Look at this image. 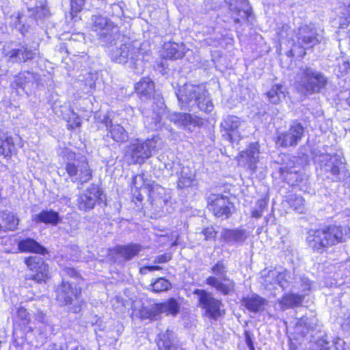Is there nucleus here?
<instances>
[{"mask_svg": "<svg viewBox=\"0 0 350 350\" xmlns=\"http://www.w3.org/2000/svg\"><path fill=\"white\" fill-rule=\"evenodd\" d=\"M168 118L178 128L190 132L192 131V127H200L204 124L202 118L188 113H172L168 116Z\"/></svg>", "mask_w": 350, "mask_h": 350, "instance_id": "obj_15", "label": "nucleus"}, {"mask_svg": "<svg viewBox=\"0 0 350 350\" xmlns=\"http://www.w3.org/2000/svg\"><path fill=\"white\" fill-rule=\"evenodd\" d=\"M150 197L152 202H154L157 206H162L163 204H165L170 198L167 193V190L157 184L151 186Z\"/></svg>", "mask_w": 350, "mask_h": 350, "instance_id": "obj_34", "label": "nucleus"}, {"mask_svg": "<svg viewBox=\"0 0 350 350\" xmlns=\"http://www.w3.org/2000/svg\"><path fill=\"white\" fill-rule=\"evenodd\" d=\"M151 290L161 293L169 290L172 287L170 282L164 278H159L150 284Z\"/></svg>", "mask_w": 350, "mask_h": 350, "instance_id": "obj_45", "label": "nucleus"}, {"mask_svg": "<svg viewBox=\"0 0 350 350\" xmlns=\"http://www.w3.org/2000/svg\"><path fill=\"white\" fill-rule=\"evenodd\" d=\"M256 205L257 208L252 211V216L255 218H260L267 206V202L265 200L261 199L258 200Z\"/></svg>", "mask_w": 350, "mask_h": 350, "instance_id": "obj_50", "label": "nucleus"}, {"mask_svg": "<svg viewBox=\"0 0 350 350\" xmlns=\"http://www.w3.org/2000/svg\"><path fill=\"white\" fill-rule=\"evenodd\" d=\"M287 94L286 88L284 85L275 84L266 94L270 103L278 105L285 99Z\"/></svg>", "mask_w": 350, "mask_h": 350, "instance_id": "obj_33", "label": "nucleus"}, {"mask_svg": "<svg viewBox=\"0 0 350 350\" xmlns=\"http://www.w3.org/2000/svg\"><path fill=\"white\" fill-rule=\"evenodd\" d=\"M162 148V140L158 135L145 140L135 139L126 147L125 156L133 164L144 163Z\"/></svg>", "mask_w": 350, "mask_h": 350, "instance_id": "obj_4", "label": "nucleus"}, {"mask_svg": "<svg viewBox=\"0 0 350 350\" xmlns=\"http://www.w3.org/2000/svg\"><path fill=\"white\" fill-rule=\"evenodd\" d=\"M258 145L256 143L250 144L248 148L243 154V157L248 160L250 163L249 167L252 171H254L256 169V163L258 161Z\"/></svg>", "mask_w": 350, "mask_h": 350, "instance_id": "obj_42", "label": "nucleus"}, {"mask_svg": "<svg viewBox=\"0 0 350 350\" xmlns=\"http://www.w3.org/2000/svg\"><path fill=\"white\" fill-rule=\"evenodd\" d=\"M135 89L142 100H147L154 92V84L150 78L144 77L135 84Z\"/></svg>", "mask_w": 350, "mask_h": 350, "instance_id": "obj_22", "label": "nucleus"}, {"mask_svg": "<svg viewBox=\"0 0 350 350\" xmlns=\"http://www.w3.org/2000/svg\"><path fill=\"white\" fill-rule=\"evenodd\" d=\"M161 105H163V104L161 103ZM164 112V107L161 106L157 110L153 109L151 117H145L144 123L147 124V126L149 129L157 130L160 129L163 126L162 118Z\"/></svg>", "mask_w": 350, "mask_h": 350, "instance_id": "obj_35", "label": "nucleus"}, {"mask_svg": "<svg viewBox=\"0 0 350 350\" xmlns=\"http://www.w3.org/2000/svg\"><path fill=\"white\" fill-rule=\"evenodd\" d=\"M245 339L246 345H247L250 350H255L252 337L250 336V332L247 331L245 332Z\"/></svg>", "mask_w": 350, "mask_h": 350, "instance_id": "obj_57", "label": "nucleus"}, {"mask_svg": "<svg viewBox=\"0 0 350 350\" xmlns=\"http://www.w3.org/2000/svg\"><path fill=\"white\" fill-rule=\"evenodd\" d=\"M102 190L97 185L92 184L80 194L77 198L78 208L83 211L93 209L99 199L101 200Z\"/></svg>", "mask_w": 350, "mask_h": 350, "instance_id": "obj_13", "label": "nucleus"}, {"mask_svg": "<svg viewBox=\"0 0 350 350\" xmlns=\"http://www.w3.org/2000/svg\"><path fill=\"white\" fill-rule=\"evenodd\" d=\"M157 304L152 306L150 308L146 309L145 311L142 314V317L144 319H149L150 320H157L158 317L162 314L161 312L156 310Z\"/></svg>", "mask_w": 350, "mask_h": 350, "instance_id": "obj_48", "label": "nucleus"}, {"mask_svg": "<svg viewBox=\"0 0 350 350\" xmlns=\"http://www.w3.org/2000/svg\"><path fill=\"white\" fill-rule=\"evenodd\" d=\"M46 341V336L44 334L40 333L38 336V339L37 341V344H36V347H38L39 345H43Z\"/></svg>", "mask_w": 350, "mask_h": 350, "instance_id": "obj_64", "label": "nucleus"}, {"mask_svg": "<svg viewBox=\"0 0 350 350\" xmlns=\"http://www.w3.org/2000/svg\"><path fill=\"white\" fill-rule=\"evenodd\" d=\"M289 31H290V27L288 25H282V29L278 32L279 41L281 43L285 42L286 40H288Z\"/></svg>", "mask_w": 350, "mask_h": 350, "instance_id": "obj_55", "label": "nucleus"}, {"mask_svg": "<svg viewBox=\"0 0 350 350\" xmlns=\"http://www.w3.org/2000/svg\"><path fill=\"white\" fill-rule=\"evenodd\" d=\"M161 269V267L160 266H157V265L145 266V267H142L140 269V273L142 274H146L147 273V271H156V270H159Z\"/></svg>", "mask_w": 350, "mask_h": 350, "instance_id": "obj_60", "label": "nucleus"}, {"mask_svg": "<svg viewBox=\"0 0 350 350\" xmlns=\"http://www.w3.org/2000/svg\"><path fill=\"white\" fill-rule=\"evenodd\" d=\"M317 327L316 319L303 317L296 323L295 332L301 336H306L310 331H313Z\"/></svg>", "mask_w": 350, "mask_h": 350, "instance_id": "obj_36", "label": "nucleus"}, {"mask_svg": "<svg viewBox=\"0 0 350 350\" xmlns=\"http://www.w3.org/2000/svg\"><path fill=\"white\" fill-rule=\"evenodd\" d=\"M294 36L291 38L293 47L287 52L289 57H304L306 55V49L318 44L322 38L315 28L306 25L300 26L294 31Z\"/></svg>", "mask_w": 350, "mask_h": 350, "instance_id": "obj_6", "label": "nucleus"}, {"mask_svg": "<svg viewBox=\"0 0 350 350\" xmlns=\"http://www.w3.org/2000/svg\"><path fill=\"white\" fill-rule=\"evenodd\" d=\"M241 124V120L234 116H228L221 123V126L226 131L229 139L233 142H238L240 135L237 131Z\"/></svg>", "mask_w": 350, "mask_h": 350, "instance_id": "obj_20", "label": "nucleus"}, {"mask_svg": "<svg viewBox=\"0 0 350 350\" xmlns=\"http://www.w3.org/2000/svg\"><path fill=\"white\" fill-rule=\"evenodd\" d=\"M200 235L202 234L204 236V240H213L216 237L217 231L215 230L214 227L209 226L204 228L201 232L199 233Z\"/></svg>", "mask_w": 350, "mask_h": 350, "instance_id": "obj_54", "label": "nucleus"}, {"mask_svg": "<svg viewBox=\"0 0 350 350\" xmlns=\"http://www.w3.org/2000/svg\"><path fill=\"white\" fill-rule=\"evenodd\" d=\"M109 24H113L107 18L100 14H94L91 17V28L92 31L96 32V34L108 26Z\"/></svg>", "mask_w": 350, "mask_h": 350, "instance_id": "obj_44", "label": "nucleus"}, {"mask_svg": "<svg viewBox=\"0 0 350 350\" xmlns=\"http://www.w3.org/2000/svg\"><path fill=\"white\" fill-rule=\"evenodd\" d=\"M176 96L183 110L196 111L198 109L209 113L214 109L208 91L202 85L186 83L178 89Z\"/></svg>", "mask_w": 350, "mask_h": 350, "instance_id": "obj_1", "label": "nucleus"}, {"mask_svg": "<svg viewBox=\"0 0 350 350\" xmlns=\"http://www.w3.org/2000/svg\"><path fill=\"white\" fill-rule=\"evenodd\" d=\"M15 145L12 137L6 134H0V155L4 157H11Z\"/></svg>", "mask_w": 350, "mask_h": 350, "instance_id": "obj_40", "label": "nucleus"}, {"mask_svg": "<svg viewBox=\"0 0 350 350\" xmlns=\"http://www.w3.org/2000/svg\"><path fill=\"white\" fill-rule=\"evenodd\" d=\"M224 241L231 245L243 243L247 239L246 232L243 229H224L221 234Z\"/></svg>", "mask_w": 350, "mask_h": 350, "instance_id": "obj_24", "label": "nucleus"}, {"mask_svg": "<svg viewBox=\"0 0 350 350\" xmlns=\"http://www.w3.org/2000/svg\"><path fill=\"white\" fill-rule=\"evenodd\" d=\"M265 284L268 287L269 284H278L283 290L288 286V281L286 279V273H278L275 271H269L268 275L265 279Z\"/></svg>", "mask_w": 350, "mask_h": 350, "instance_id": "obj_37", "label": "nucleus"}, {"mask_svg": "<svg viewBox=\"0 0 350 350\" xmlns=\"http://www.w3.org/2000/svg\"><path fill=\"white\" fill-rule=\"evenodd\" d=\"M339 68L341 72H347L350 69V63L347 61L342 60V64L339 63Z\"/></svg>", "mask_w": 350, "mask_h": 350, "instance_id": "obj_62", "label": "nucleus"}, {"mask_svg": "<svg viewBox=\"0 0 350 350\" xmlns=\"http://www.w3.org/2000/svg\"><path fill=\"white\" fill-rule=\"evenodd\" d=\"M35 317L36 319L38 320V321L41 323H45L46 314L43 312L38 310L36 313Z\"/></svg>", "mask_w": 350, "mask_h": 350, "instance_id": "obj_63", "label": "nucleus"}, {"mask_svg": "<svg viewBox=\"0 0 350 350\" xmlns=\"http://www.w3.org/2000/svg\"><path fill=\"white\" fill-rule=\"evenodd\" d=\"M170 256L167 254L157 256L154 260V263H164L170 260Z\"/></svg>", "mask_w": 350, "mask_h": 350, "instance_id": "obj_59", "label": "nucleus"}, {"mask_svg": "<svg viewBox=\"0 0 350 350\" xmlns=\"http://www.w3.org/2000/svg\"><path fill=\"white\" fill-rule=\"evenodd\" d=\"M342 18H344V21L340 23V27H344L350 23V4L348 5H344L341 8Z\"/></svg>", "mask_w": 350, "mask_h": 350, "instance_id": "obj_52", "label": "nucleus"}, {"mask_svg": "<svg viewBox=\"0 0 350 350\" xmlns=\"http://www.w3.org/2000/svg\"><path fill=\"white\" fill-rule=\"evenodd\" d=\"M99 40L105 44H110L111 46L114 42L116 44V40L120 37L119 29L117 25L114 24H109L97 34Z\"/></svg>", "mask_w": 350, "mask_h": 350, "instance_id": "obj_26", "label": "nucleus"}, {"mask_svg": "<svg viewBox=\"0 0 350 350\" xmlns=\"http://www.w3.org/2000/svg\"><path fill=\"white\" fill-rule=\"evenodd\" d=\"M105 11L107 14L117 17L121 16L123 13L122 8L118 3H111L106 5Z\"/></svg>", "mask_w": 350, "mask_h": 350, "instance_id": "obj_47", "label": "nucleus"}, {"mask_svg": "<svg viewBox=\"0 0 350 350\" xmlns=\"http://www.w3.org/2000/svg\"><path fill=\"white\" fill-rule=\"evenodd\" d=\"M85 0H70L71 14L73 15L80 12L85 5Z\"/></svg>", "mask_w": 350, "mask_h": 350, "instance_id": "obj_51", "label": "nucleus"}, {"mask_svg": "<svg viewBox=\"0 0 350 350\" xmlns=\"http://www.w3.org/2000/svg\"><path fill=\"white\" fill-rule=\"evenodd\" d=\"M50 14L49 8L45 5L29 9L25 14H18L11 16L10 25L18 29L21 34L25 35L30 29L48 17Z\"/></svg>", "mask_w": 350, "mask_h": 350, "instance_id": "obj_7", "label": "nucleus"}, {"mask_svg": "<svg viewBox=\"0 0 350 350\" xmlns=\"http://www.w3.org/2000/svg\"><path fill=\"white\" fill-rule=\"evenodd\" d=\"M156 308L166 315L176 316L179 312L180 304L175 298H170L164 302L157 304Z\"/></svg>", "mask_w": 350, "mask_h": 350, "instance_id": "obj_39", "label": "nucleus"}, {"mask_svg": "<svg viewBox=\"0 0 350 350\" xmlns=\"http://www.w3.org/2000/svg\"><path fill=\"white\" fill-rule=\"evenodd\" d=\"M185 55V46L183 43L165 42L163 46L162 56L165 59H177Z\"/></svg>", "mask_w": 350, "mask_h": 350, "instance_id": "obj_23", "label": "nucleus"}, {"mask_svg": "<svg viewBox=\"0 0 350 350\" xmlns=\"http://www.w3.org/2000/svg\"><path fill=\"white\" fill-rule=\"evenodd\" d=\"M18 221V218H17L13 213L8 211H1L0 232L16 230Z\"/></svg>", "mask_w": 350, "mask_h": 350, "instance_id": "obj_28", "label": "nucleus"}, {"mask_svg": "<svg viewBox=\"0 0 350 350\" xmlns=\"http://www.w3.org/2000/svg\"><path fill=\"white\" fill-rule=\"evenodd\" d=\"M129 49L128 43H121L119 46H111L109 56L112 62L124 64L127 62V55Z\"/></svg>", "mask_w": 350, "mask_h": 350, "instance_id": "obj_27", "label": "nucleus"}, {"mask_svg": "<svg viewBox=\"0 0 350 350\" xmlns=\"http://www.w3.org/2000/svg\"><path fill=\"white\" fill-rule=\"evenodd\" d=\"M193 294L198 296V306L205 310L208 318L217 319L224 314L221 301L215 298L211 292L197 288L193 291Z\"/></svg>", "mask_w": 350, "mask_h": 350, "instance_id": "obj_11", "label": "nucleus"}, {"mask_svg": "<svg viewBox=\"0 0 350 350\" xmlns=\"http://www.w3.org/2000/svg\"><path fill=\"white\" fill-rule=\"evenodd\" d=\"M328 345L327 335L324 333H320L319 338L314 341L310 347V350H350L346 345L345 342L338 338L334 341V346L332 348Z\"/></svg>", "mask_w": 350, "mask_h": 350, "instance_id": "obj_19", "label": "nucleus"}, {"mask_svg": "<svg viewBox=\"0 0 350 350\" xmlns=\"http://www.w3.org/2000/svg\"><path fill=\"white\" fill-rule=\"evenodd\" d=\"M33 220L36 223H44L52 226H57L61 221L57 212L53 210H43L33 216Z\"/></svg>", "mask_w": 350, "mask_h": 350, "instance_id": "obj_30", "label": "nucleus"}, {"mask_svg": "<svg viewBox=\"0 0 350 350\" xmlns=\"http://www.w3.org/2000/svg\"><path fill=\"white\" fill-rule=\"evenodd\" d=\"M106 127L109 131L107 137L110 136L114 142L123 143L127 141L129 138L128 133L121 125L113 124L110 120L106 122Z\"/></svg>", "mask_w": 350, "mask_h": 350, "instance_id": "obj_25", "label": "nucleus"}, {"mask_svg": "<svg viewBox=\"0 0 350 350\" xmlns=\"http://www.w3.org/2000/svg\"><path fill=\"white\" fill-rule=\"evenodd\" d=\"M303 297L297 294H286L279 299L278 303L282 310L297 306L301 304Z\"/></svg>", "mask_w": 350, "mask_h": 350, "instance_id": "obj_41", "label": "nucleus"}, {"mask_svg": "<svg viewBox=\"0 0 350 350\" xmlns=\"http://www.w3.org/2000/svg\"><path fill=\"white\" fill-rule=\"evenodd\" d=\"M280 174L284 180L292 186L297 185L303 180L304 174L299 170H296L295 167H281Z\"/></svg>", "mask_w": 350, "mask_h": 350, "instance_id": "obj_32", "label": "nucleus"}, {"mask_svg": "<svg viewBox=\"0 0 350 350\" xmlns=\"http://www.w3.org/2000/svg\"><path fill=\"white\" fill-rule=\"evenodd\" d=\"M66 350H84L76 341L69 342L66 344Z\"/></svg>", "mask_w": 350, "mask_h": 350, "instance_id": "obj_56", "label": "nucleus"}, {"mask_svg": "<svg viewBox=\"0 0 350 350\" xmlns=\"http://www.w3.org/2000/svg\"><path fill=\"white\" fill-rule=\"evenodd\" d=\"M343 238L344 233L340 226H329L323 229L310 231L307 241L312 250L322 253L329 247L342 242Z\"/></svg>", "mask_w": 350, "mask_h": 350, "instance_id": "obj_5", "label": "nucleus"}, {"mask_svg": "<svg viewBox=\"0 0 350 350\" xmlns=\"http://www.w3.org/2000/svg\"><path fill=\"white\" fill-rule=\"evenodd\" d=\"M18 247L22 252H32L44 254L46 252V250L42 245L31 238L21 240L18 243Z\"/></svg>", "mask_w": 350, "mask_h": 350, "instance_id": "obj_31", "label": "nucleus"}, {"mask_svg": "<svg viewBox=\"0 0 350 350\" xmlns=\"http://www.w3.org/2000/svg\"><path fill=\"white\" fill-rule=\"evenodd\" d=\"M229 9L236 23H239L241 18L248 19L251 14L247 0H230Z\"/></svg>", "mask_w": 350, "mask_h": 350, "instance_id": "obj_18", "label": "nucleus"}, {"mask_svg": "<svg viewBox=\"0 0 350 350\" xmlns=\"http://www.w3.org/2000/svg\"><path fill=\"white\" fill-rule=\"evenodd\" d=\"M329 163L332 165L328 170L334 176H338L340 174L339 164H342L340 159H338L336 155L330 158Z\"/></svg>", "mask_w": 350, "mask_h": 350, "instance_id": "obj_49", "label": "nucleus"}, {"mask_svg": "<svg viewBox=\"0 0 350 350\" xmlns=\"http://www.w3.org/2000/svg\"><path fill=\"white\" fill-rule=\"evenodd\" d=\"M231 203L223 195L211 193L207 198V208L217 217L229 218L232 215Z\"/></svg>", "mask_w": 350, "mask_h": 350, "instance_id": "obj_12", "label": "nucleus"}, {"mask_svg": "<svg viewBox=\"0 0 350 350\" xmlns=\"http://www.w3.org/2000/svg\"><path fill=\"white\" fill-rule=\"evenodd\" d=\"M38 49L26 44L9 43L2 49L3 59L9 65L21 64L33 59Z\"/></svg>", "mask_w": 350, "mask_h": 350, "instance_id": "obj_8", "label": "nucleus"}, {"mask_svg": "<svg viewBox=\"0 0 350 350\" xmlns=\"http://www.w3.org/2000/svg\"><path fill=\"white\" fill-rule=\"evenodd\" d=\"M193 171L189 167H183L180 172L178 187L185 188L191 186L194 180Z\"/></svg>", "mask_w": 350, "mask_h": 350, "instance_id": "obj_43", "label": "nucleus"}, {"mask_svg": "<svg viewBox=\"0 0 350 350\" xmlns=\"http://www.w3.org/2000/svg\"><path fill=\"white\" fill-rule=\"evenodd\" d=\"M139 244L131 243L126 245H118L113 250L114 253L121 257L124 261L131 260L142 251Z\"/></svg>", "mask_w": 350, "mask_h": 350, "instance_id": "obj_21", "label": "nucleus"}, {"mask_svg": "<svg viewBox=\"0 0 350 350\" xmlns=\"http://www.w3.org/2000/svg\"><path fill=\"white\" fill-rule=\"evenodd\" d=\"M25 262L30 270L35 272L31 277L33 280L41 283L46 282L49 278V265L42 258L30 256L25 259Z\"/></svg>", "mask_w": 350, "mask_h": 350, "instance_id": "obj_16", "label": "nucleus"}, {"mask_svg": "<svg viewBox=\"0 0 350 350\" xmlns=\"http://www.w3.org/2000/svg\"><path fill=\"white\" fill-rule=\"evenodd\" d=\"M129 51L127 55L129 66L137 74L142 73L144 70V55L140 46L137 42H128Z\"/></svg>", "mask_w": 350, "mask_h": 350, "instance_id": "obj_17", "label": "nucleus"}, {"mask_svg": "<svg viewBox=\"0 0 350 350\" xmlns=\"http://www.w3.org/2000/svg\"><path fill=\"white\" fill-rule=\"evenodd\" d=\"M64 273L65 275L72 277V278H77L78 276L77 271L72 267H66L64 269Z\"/></svg>", "mask_w": 350, "mask_h": 350, "instance_id": "obj_61", "label": "nucleus"}, {"mask_svg": "<svg viewBox=\"0 0 350 350\" xmlns=\"http://www.w3.org/2000/svg\"><path fill=\"white\" fill-rule=\"evenodd\" d=\"M16 312V317L21 320L23 323H28L30 321V315L25 308L18 307Z\"/></svg>", "mask_w": 350, "mask_h": 350, "instance_id": "obj_53", "label": "nucleus"}, {"mask_svg": "<svg viewBox=\"0 0 350 350\" xmlns=\"http://www.w3.org/2000/svg\"><path fill=\"white\" fill-rule=\"evenodd\" d=\"M174 332L167 329L165 332L159 334L157 345L159 350H171L177 347L174 344Z\"/></svg>", "mask_w": 350, "mask_h": 350, "instance_id": "obj_38", "label": "nucleus"}, {"mask_svg": "<svg viewBox=\"0 0 350 350\" xmlns=\"http://www.w3.org/2000/svg\"><path fill=\"white\" fill-rule=\"evenodd\" d=\"M290 206L299 213H302L304 206V199L299 196H293L289 200Z\"/></svg>", "mask_w": 350, "mask_h": 350, "instance_id": "obj_46", "label": "nucleus"}, {"mask_svg": "<svg viewBox=\"0 0 350 350\" xmlns=\"http://www.w3.org/2000/svg\"><path fill=\"white\" fill-rule=\"evenodd\" d=\"M60 156L64 170L72 183L83 185L92 179V170L85 156L77 154L68 148H64Z\"/></svg>", "mask_w": 350, "mask_h": 350, "instance_id": "obj_2", "label": "nucleus"}, {"mask_svg": "<svg viewBox=\"0 0 350 350\" xmlns=\"http://www.w3.org/2000/svg\"><path fill=\"white\" fill-rule=\"evenodd\" d=\"M56 299L61 306H71L70 310L75 313L81 311L82 301L80 299L81 290L73 288L64 280L55 288Z\"/></svg>", "mask_w": 350, "mask_h": 350, "instance_id": "obj_10", "label": "nucleus"}, {"mask_svg": "<svg viewBox=\"0 0 350 350\" xmlns=\"http://www.w3.org/2000/svg\"><path fill=\"white\" fill-rule=\"evenodd\" d=\"M301 287L303 288V291H309L311 287V282L307 278H301Z\"/></svg>", "mask_w": 350, "mask_h": 350, "instance_id": "obj_58", "label": "nucleus"}, {"mask_svg": "<svg viewBox=\"0 0 350 350\" xmlns=\"http://www.w3.org/2000/svg\"><path fill=\"white\" fill-rule=\"evenodd\" d=\"M328 78L321 72L310 66H302L295 80L297 90L304 95H312L325 89Z\"/></svg>", "mask_w": 350, "mask_h": 350, "instance_id": "obj_3", "label": "nucleus"}, {"mask_svg": "<svg viewBox=\"0 0 350 350\" xmlns=\"http://www.w3.org/2000/svg\"><path fill=\"white\" fill-rule=\"evenodd\" d=\"M266 300L258 295L257 294H252L243 297L241 304L248 310L252 312L256 313L260 311L266 304Z\"/></svg>", "mask_w": 350, "mask_h": 350, "instance_id": "obj_29", "label": "nucleus"}, {"mask_svg": "<svg viewBox=\"0 0 350 350\" xmlns=\"http://www.w3.org/2000/svg\"><path fill=\"white\" fill-rule=\"evenodd\" d=\"M211 272L215 276L208 277L205 282L224 295H228L234 290V282L227 276V267L223 260L217 261L212 267Z\"/></svg>", "mask_w": 350, "mask_h": 350, "instance_id": "obj_9", "label": "nucleus"}, {"mask_svg": "<svg viewBox=\"0 0 350 350\" xmlns=\"http://www.w3.org/2000/svg\"><path fill=\"white\" fill-rule=\"evenodd\" d=\"M304 128L300 122L295 121L286 132L282 133L277 137V144L282 147L295 146L301 139Z\"/></svg>", "mask_w": 350, "mask_h": 350, "instance_id": "obj_14", "label": "nucleus"}]
</instances>
